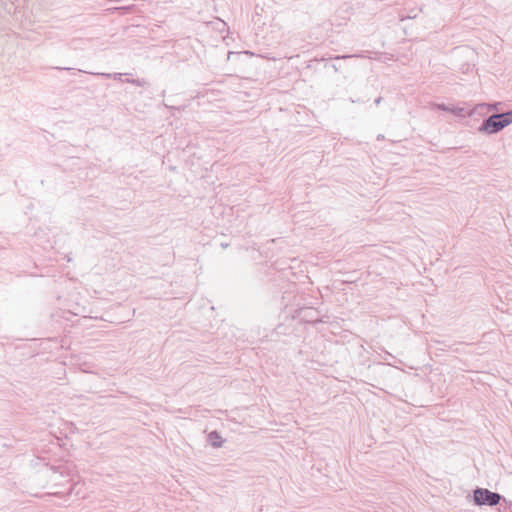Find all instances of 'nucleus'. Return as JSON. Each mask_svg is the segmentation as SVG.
Here are the masks:
<instances>
[{
	"mask_svg": "<svg viewBox=\"0 0 512 512\" xmlns=\"http://www.w3.org/2000/svg\"><path fill=\"white\" fill-rule=\"evenodd\" d=\"M503 128L507 127L512 123V110L504 113L497 114Z\"/></svg>",
	"mask_w": 512,
	"mask_h": 512,
	"instance_id": "nucleus-5",
	"label": "nucleus"
},
{
	"mask_svg": "<svg viewBox=\"0 0 512 512\" xmlns=\"http://www.w3.org/2000/svg\"><path fill=\"white\" fill-rule=\"evenodd\" d=\"M125 81H126V82H128V83L136 84V85H138V86H140V85H141V83H140V80H139V79L135 80V79L128 78V79H126Z\"/></svg>",
	"mask_w": 512,
	"mask_h": 512,
	"instance_id": "nucleus-9",
	"label": "nucleus"
},
{
	"mask_svg": "<svg viewBox=\"0 0 512 512\" xmlns=\"http://www.w3.org/2000/svg\"><path fill=\"white\" fill-rule=\"evenodd\" d=\"M333 69H334L335 71H338V68H337L335 65H333Z\"/></svg>",
	"mask_w": 512,
	"mask_h": 512,
	"instance_id": "nucleus-14",
	"label": "nucleus"
},
{
	"mask_svg": "<svg viewBox=\"0 0 512 512\" xmlns=\"http://www.w3.org/2000/svg\"><path fill=\"white\" fill-rule=\"evenodd\" d=\"M463 112H464L463 108H456V107L451 108V113H453L455 115L461 116V115H463Z\"/></svg>",
	"mask_w": 512,
	"mask_h": 512,
	"instance_id": "nucleus-8",
	"label": "nucleus"
},
{
	"mask_svg": "<svg viewBox=\"0 0 512 512\" xmlns=\"http://www.w3.org/2000/svg\"><path fill=\"white\" fill-rule=\"evenodd\" d=\"M93 74L97 75V76H102L105 78H112L114 80H122V76H123L122 73H93Z\"/></svg>",
	"mask_w": 512,
	"mask_h": 512,
	"instance_id": "nucleus-6",
	"label": "nucleus"
},
{
	"mask_svg": "<svg viewBox=\"0 0 512 512\" xmlns=\"http://www.w3.org/2000/svg\"><path fill=\"white\" fill-rule=\"evenodd\" d=\"M503 129L501 120H499L497 114H493L485 119L479 128L480 132L486 134H495Z\"/></svg>",
	"mask_w": 512,
	"mask_h": 512,
	"instance_id": "nucleus-2",
	"label": "nucleus"
},
{
	"mask_svg": "<svg viewBox=\"0 0 512 512\" xmlns=\"http://www.w3.org/2000/svg\"><path fill=\"white\" fill-rule=\"evenodd\" d=\"M474 502L478 506H496L502 499L499 493L492 492L485 488H476L473 494Z\"/></svg>",
	"mask_w": 512,
	"mask_h": 512,
	"instance_id": "nucleus-1",
	"label": "nucleus"
},
{
	"mask_svg": "<svg viewBox=\"0 0 512 512\" xmlns=\"http://www.w3.org/2000/svg\"><path fill=\"white\" fill-rule=\"evenodd\" d=\"M61 476H69V481H74V471L68 464L60 465L57 471Z\"/></svg>",
	"mask_w": 512,
	"mask_h": 512,
	"instance_id": "nucleus-4",
	"label": "nucleus"
},
{
	"mask_svg": "<svg viewBox=\"0 0 512 512\" xmlns=\"http://www.w3.org/2000/svg\"><path fill=\"white\" fill-rule=\"evenodd\" d=\"M434 107L436 109H439V110H442V111H447V112H451V108L450 106L448 105H445V104H434Z\"/></svg>",
	"mask_w": 512,
	"mask_h": 512,
	"instance_id": "nucleus-7",
	"label": "nucleus"
},
{
	"mask_svg": "<svg viewBox=\"0 0 512 512\" xmlns=\"http://www.w3.org/2000/svg\"><path fill=\"white\" fill-rule=\"evenodd\" d=\"M351 56L350 55H343V56H336L334 59H346V58H350Z\"/></svg>",
	"mask_w": 512,
	"mask_h": 512,
	"instance_id": "nucleus-10",
	"label": "nucleus"
},
{
	"mask_svg": "<svg viewBox=\"0 0 512 512\" xmlns=\"http://www.w3.org/2000/svg\"><path fill=\"white\" fill-rule=\"evenodd\" d=\"M381 101H382V97H378L377 99H375L374 102L376 105H379L381 103Z\"/></svg>",
	"mask_w": 512,
	"mask_h": 512,
	"instance_id": "nucleus-12",
	"label": "nucleus"
},
{
	"mask_svg": "<svg viewBox=\"0 0 512 512\" xmlns=\"http://www.w3.org/2000/svg\"><path fill=\"white\" fill-rule=\"evenodd\" d=\"M208 442L213 447H221L223 444V440L221 435L217 431H212L208 434Z\"/></svg>",
	"mask_w": 512,
	"mask_h": 512,
	"instance_id": "nucleus-3",
	"label": "nucleus"
},
{
	"mask_svg": "<svg viewBox=\"0 0 512 512\" xmlns=\"http://www.w3.org/2000/svg\"><path fill=\"white\" fill-rule=\"evenodd\" d=\"M51 495H54V496H60V495H61V493H59V492H55V493H52Z\"/></svg>",
	"mask_w": 512,
	"mask_h": 512,
	"instance_id": "nucleus-13",
	"label": "nucleus"
},
{
	"mask_svg": "<svg viewBox=\"0 0 512 512\" xmlns=\"http://www.w3.org/2000/svg\"><path fill=\"white\" fill-rule=\"evenodd\" d=\"M56 69H59V70H67V71H73V70H75L74 68H70V67H67V68L56 67Z\"/></svg>",
	"mask_w": 512,
	"mask_h": 512,
	"instance_id": "nucleus-11",
	"label": "nucleus"
}]
</instances>
